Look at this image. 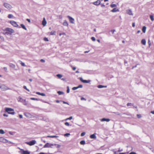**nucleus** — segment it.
I'll return each mask as SVG.
<instances>
[{
	"mask_svg": "<svg viewBox=\"0 0 154 154\" xmlns=\"http://www.w3.org/2000/svg\"><path fill=\"white\" fill-rule=\"evenodd\" d=\"M57 76L60 79L62 77V75L60 74H58L57 75Z\"/></svg>",
	"mask_w": 154,
	"mask_h": 154,
	"instance_id": "30",
	"label": "nucleus"
},
{
	"mask_svg": "<svg viewBox=\"0 0 154 154\" xmlns=\"http://www.w3.org/2000/svg\"><path fill=\"white\" fill-rule=\"evenodd\" d=\"M0 141H2L4 143H6L8 141V140L4 138L3 137L0 138Z\"/></svg>",
	"mask_w": 154,
	"mask_h": 154,
	"instance_id": "19",
	"label": "nucleus"
},
{
	"mask_svg": "<svg viewBox=\"0 0 154 154\" xmlns=\"http://www.w3.org/2000/svg\"><path fill=\"white\" fill-rule=\"evenodd\" d=\"M67 93H69V92L70 90H69V87L68 86H67Z\"/></svg>",
	"mask_w": 154,
	"mask_h": 154,
	"instance_id": "39",
	"label": "nucleus"
},
{
	"mask_svg": "<svg viewBox=\"0 0 154 154\" xmlns=\"http://www.w3.org/2000/svg\"><path fill=\"white\" fill-rule=\"evenodd\" d=\"M67 17L69 19V21L72 24L74 23V18L69 16H68Z\"/></svg>",
	"mask_w": 154,
	"mask_h": 154,
	"instance_id": "8",
	"label": "nucleus"
},
{
	"mask_svg": "<svg viewBox=\"0 0 154 154\" xmlns=\"http://www.w3.org/2000/svg\"><path fill=\"white\" fill-rule=\"evenodd\" d=\"M70 135V134L69 133H66L64 134V136L65 137H68Z\"/></svg>",
	"mask_w": 154,
	"mask_h": 154,
	"instance_id": "37",
	"label": "nucleus"
},
{
	"mask_svg": "<svg viewBox=\"0 0 154 154\" xmlns=\"http://www.w3.org/2000/svg\"><path fill=\"white\" fill-rule=\"evenodd\" d=\"M3 33L4 35H8V34L7 33V31H5V29L4 30L3 32Z\"/></svg>",
	"mask_w": 154,
	"mask_h": 154,
	"instance_id": "35",
	"label": "nucleus"
},
{
	"mask_svg": "<svg viewBox=\"0 0 154 154\" xmlns=\"http://www.w3.org/2000/svg\"><path fill=\"white\" fill-rule=\"evenodd\" d=\"M57 93L59 95H61L64 94L63 92V91H58Z\"/></svg>",
	"mask_w": 154,
	"mask_h": 154,
	"instance_id": "29",
	"label": "nucleus"
},
{
	"mask_svg": "<svg viewBox=\"0 0 154 154\" xmlns=\"http://www.w3.org/2000/svg\"><path fill=\"white\" fill-rule=\"evenodd\" d=\"M20 149L21 150L19 152L21 154H30V152L27 150H24L23 149Z\"/></svg>",
	"mask_w": 154,
	"mask_h": 154,
	"instance_id": "4",
	"label": "nucleus"
},
{
	"mask_svg": "<svg viewBox=\"0 0 154 154\" xmlns=\"http://www.w3.org/2000/svg\"><path fill=\"white\" fill-rule=\"evenodd\" d=\"M97 87L98 88H102L104 87V86L102 85H98Z\"/></svg>",
	"mask_w": 154,
	"mask_h": 154,
	"instance_id": "34",
	"label": "nucleus"
},
{
	"mask_svg": "<svg viewBox=\"0 0 154 154\" xmlns=\"http://www.w3.org/2000/svg\"><path fill=\"white\" fill-rule=\"evenodd\" d=\"M5 111L7 112L8 114L14 115L15 114V112L13 109L9 108H5Z\"/></svg>",
	"mask_w": 154,
	"mask_h": 154,
	"instance_id": "1",
	"label": "nucleus"
},
{
	"mask_svg": "<svg viewBox=\"0 0 154 154\" xmlns=\"http://www.w3.org/2000/svg\"><path fill=\"white\" fill-rule=\"evenodd\" d=\"M10 23L14 27H17L18 26V24L17 23L13 20L11 21H10Z\"/></svg>",
	"mask_w": 154,
	"mask_h": 154,
	"instance_id": "10",
	"label": "nucleus"
},
{
	"mask_svg": "<svg viewBox=\"0 0 154 154\" xmlns=\"http://www.w3.org/2000/svg\"><path fill=\"white\" fill-rule=\"evenodd\" d=\"M63 103L64 104H67L68 105L69 104V103L67 102H65L64 101H63Z\"/></svg>",
	"mask_w": 154,
	"mask_h": 154,
	"instance_id": "59",
	"label": "nucleus"
},
{
	"mask_svg": "<svg viewBox=\"0 0 154 154\" xmlns=\"http://www.w3.org/2000/svg\"><path fill=\"white\" fill-rule=\"evenodd\" d=\"M80 143L81 145H84L85 143V141L84 140H82L80 142Z\"/></svg>",
	"mask_w": 154,
	"mask_h": 154,
	"instance_id": "28",
	"label": "nucleus"
},
{
	"mask_svg": "<svg viewBox=\"0 0 154 154\" xmlns=\"http://www.w3.org/2000/svg\"><path fill=\"white\" fill-rule=\"evenodd\" d=\"M150 113H152V114H154V111H151V112H150Z\"/></svg>",
	"mask_w": 154,
	"mask_h": 154,
	"instance_id": "64",
	"label": "nucleus"
},
{
	"mask_svg": "<svg viewBox=\"0 0 154 154\" xmlns=\"http://www.w3.org/2000/svg\"><path fill=\"white\" fill-rule=\"evenodd\" d=\"M146 27L145 26H143L142 27V30L143 33H145L146 31Z\"/></svg>",
	"mask_w": 154,
	"mask_h": 154,
	"instance_id": "25",
	"label": "nucleus"
},
{
	"mask_svg": "<svg viewBox=\"0 0 154 154\" xmlns=\"http://www.w3.org/2000/svg\"><path fill=\"white\" fill-rule=\"evenodd\" d=\"M141 43L144 45H145L146 44V41L145 39H142L141 41Z\"/></svg>",
	"mask_w": 154,
	"mask_h": 154,
	"instance_id": "22",
	"label": "nucleus"
},
{
	"mask_svg": "<svg viewBox=\"0 0 154 154\" xmlns=\"http://www.w3.org/2000/svg\"><path fill=\"white\" fill-rule=\"evenodd\" d=\"M59 18L60 19H62V16L61 15H60L59 16Z\"/></svg>",
	"mask_w": 154,
	"mask_h": 154,
	"instance_id": "56",
	"label": "nucleus"
},
{
	"mask_svg": "<svg viewBox=\"0 0 154 154\" xmlns=\"http://www.w3.org/2000/svg\"><path fill=\"white\" fill-rule=\"evenodd\" d=\"M9 66L11 67L13 69H14L15 67L14 64L11 63H10L9 64Z\"/></svg>",
	"mask_w": 154,
	"mask_h": 154,
	"instance_id": "21",
	"label": "nucleus"
},
{
	"mask_svg": "<svg viewBox=\"0 0 154 154\" xmlns=\"http://www.w3.org/2000/svg\"><path fill=\"white\" fill-rule=\"evenodd\" d=\"M0 88L3 91H5L8 90H11L10 88H9L7 86L4 85H2L0 84Z\"/></svg>",
	"mask_w": 154,
	"mask_h": 154,
	"instance_id": "2",
	"label": "nucleus"
},
{
	"mask_svg": "<svg viewBox=\"0 0 154 154\" xmlns=\"http://www.w3.org/2000/svg\"><path fill=\"white\" fill-rule=\"evenodd\" d=\"M79 79L82 82L85 83H90V82L91 81L90 80H84L82 79V77H80Z\"/></svg>",
	"mask_w": 154,
	"mask_h": 154,
	"instance_id": "6",
	"label": "nucleus"
},
{
	"mask_svg": "<svg viewBox=\"0 0 154 154\" xmlns=\"http://www.w3.org/2000/svg\"><path fill=\"white\" fill-rule=\"evenodd\" d=\"M126 13L128 15H133V14L132 13V11L130 9H128L126 11Z\"/></svg>",
	"mask_w": 154,
	"mask_h": 154,
	"instance_id": "11",
	"label": "nucleus"
},
{
	"mask_svg": "<svg viewBox=\"0 0 154 154\" xmlns=\"http://www.w3.org/2000/svg\"><path fill=\"white\" fill-rule=\"evenodd\" d=\"M8 17L9 18H12L14 17V16L12 14H8Z\"/></svg>",
	"mask_w": 154,
	"mask_h": 154,
	"instance_id": "26",
	"label": "nucleus"
},
{
	"mask_svg": "<svg viewBox=\"0 0 154 154\" xmlns=\"http://www.w3.org/2000/svg\"><path fill=\"white\" fill-rule=\"evenodd\" d=\"M44 40L45 41H46V42H48V39L46 38V37H45L44 38Z\"/></svg>",
	"mask_w": 154,
	"mask_h": 154,
	"instance_id": "42",
	"label": "nucleus"
},
{
	"mask_svg": "<svg viewBox=\"0 0 154 154\" xmlns=\"http://www.w3.org/2000/svg\"><path fill=\"white\" fill-rule=\"evenodd\" d=\"M65 125L67 126H69V124L68 122H66L65 123Z\"/></svg>",
	"mask_w": 154,
	"mask_h": 154,
	"instance_id": "47",
	"label": "nucleus"
},
{
	"mask_svg": "<svg viewBox=\"0 0 154 154\" xmlns=\"http://www.w3.org/2000/svg\"><path fill=\"white\" fill-rule=\"evenodd\" d=\"M46 23L47 22L45 20V18H44L42 22V24L44 26H45L46 25Z\"/></svg>",
	"mask_w": 154,
	"mask_h": 154,
	"instance_id": "17",
	"label": "nucleus"
},
{
	"mask_svg": "<svg viewBox=\"0 0 154 154\" xmlns=\"http://www.w3.org/2000/svg\"><path fill=\"white\" fill-rule=\"evenodd\" d=\"M5 31H7L8 35H11L12 33L14 32V30L13 29L9 28H5Z\"/></svg>",
	"mask_w": 154,
	"mask_h": 154,
	"instance_id": "3",
	"label": "nucleus"
},
{
	"mask_svg": "<svg viewBox=\"0 0 154 154\" xmlns=\"http://www.w3.org/2000/svg\"><path fill=\"white\" fill-rule=\"evenodd\" d=\"M36 142L35 140H33L29 142H26V143L30 146H32L34 145Z\"/></svg>",
	"mask_w": 154,
	"mask_h": 154,
	"instance_id": "5",
	"label": "nucleus"
},
{
	"mask_svg": "<svg viewBox=\"0 0 154 154\" xmlns=\"http://www.w3.org/2000/svg\"><path fill=\"white\" fill-rule=\"evenodd\" d=\"M82 87H83V86L82 85H80L78 86V88H82Z\"/></svg>",
	"mask_w": 154,
	"mask_h": 154,
	"instance_id": "48",
	"label": "nucleus"
},
{
	"mask_svg": "<svg viewBox=\"0 0 154 154\" xmlns=\"http://www.w3.org/2000/svg\"><path fill=\"white\" fill-rule=\"evenodd\" d=\"M78 89V86L77 87H74L73 88H72V90H75L76 89Z\"/></svg>",
	"mask_w": 154,
	"mask_h": 154,
	"instance_id": "44",
	"label": "nucleus"
},
{
	"mask_svg": "<svg viewBox=\"0 0 154 154\" xmlns=\"http://www.w3.org/2000/svg\"><path fill=\"white\" fill-rule=\"evenodd\" d=\"M91 39L93 41H95L96 40L95 38L94 37H92L91 38Z\"/></svg>",
	"mask_w": 154,
	"mask_h": 154,
	"instance_id": "45",
	"label": "nucleus"
},
{
	"mask_svg": "<svg viewBox=\"0 0 154 154\" xmlns=\"http://www.w3.org/2000/svg\"><path fill=\"white\" fill-rule=\"evenodd\" d=\"M150 18L152 21H153L154 20L153 16V15H150Z\"/></svg>",
	"mask_w": 154,
	"mask_h": 154,
	"instance_id": "33",
	"label": "nucleus"
},
{
	"mask_svg": "<svg viewBox=\"0 0 154 154\" xmlns=\"http://www.w3.org/2000/svg\"><path fill=\"white\" fill-rule=\"evenodd\" d=\"M111 11L112 12H119V10L118 9H117L116 8H114L111 10Z\"/></svg>",
	"mask_w": 154,
	"mask_h": 154,
	"instance_id": "16",
	"label": "nucleus"
},
{
	"mask_svg": "<svg viewBox=\"0 0 154 154\" xmlns=\"http://www.w3.org/2000/svg\"><path fill=\"white\" fill-rule=\"evenodd\" d=\"M56 32L55 31L53 30L50 33V35H55L56 34Z\"/></svg>",
	"mask_w": 154,
	"mask_h": 154,
	"instance_id": "24",
	"label": "nucleus"
},
{
	"mask_svg": "<svg viewBox=\"0 0 154 154\" xmlns=\"http://www.w3.org/2000/svg\"><path fill=\"white\" fill-rule=\"evenodd\" d=\"M54 144L49 143H47L44 146V148H48V147H51L52 148V146H53Z\"/></svg>",
	"mask_w": 154,
	"mask_h": 154,
	"instance_id": "7",
	"label": "nucleus"
},
{
	"mask_svg": "<svg viewBox=\"0 0 154 154\" xmlns=\"http://www.w3.org/2000/svg\"><path fill=\"white\" fill-rule=\"evenodd\" d=\"M23 88L26 89V90L27 91H29V89H28V88H27L26 87V86H23Z\"/></svg>",
	"mask_w": 154,
	"mask_h": 154,
	"instance_id": "36",
	"label": "nucleus"
},
{
	"mask_svg": "<svg viewBox=\"0 0 154 154\" xmlns=\"http://www.w3.org/2000/svg\"><path fill=\"white\" fill-rule=\"evenodd\" d=\"M85 134V132H82L81 133V136L82 137L83 136H84Z\"/></svg>",
	"mask_w": 154,
	"mask_h": 154,
	"instance_id": "40",
	"label": "nucleus"
},
{
	"mask_svg": "<svg viewBox=\"0 0 154 154\" xmlns=\"http://www.w3.org/2000/svg\"><path fill=\"white\" fill-rule=\"evenodd\" d=\"M96 133H94V134L90 135V137L91 139H95L96 138Z\"/></svg>",
	"mask_w": 154,
	"mask_h": 154,
	"instance_id": "13",
	"label": "nucleus"
},
{
	"mask_svg": "<svg viewBox=\"0 0 154 154\" xmlns=\"http://www.w3.org/2000/svg\"><path fill=\"white\" fill-rule=\"evenodd\" d=\"M148 43L149 46H150L151 45V43H150V42L149 40V41L148 42Z\"/></svg>",
	"mask_w": 154,
	"mask_h": 154,
	"instance_id": "62",
	"label": "nucleus"
},
{
	"mask_svg": "<svg viewBox=\"0 0 154 154\" xmlns=\"http://www.w3.org/2000/svg\"><path fill=\"white\" fill-rule=\"evenodd\" d=\"M3 69H4L5 70V71H6L7 70V68L6 67H4L3 68Z\"/></svg>",
	"mask_w": 154,
	"mask_h": 154,
	"instance_id": "60",
	"label": "nucleus"
},
{
	"mask_svg": "<svg viewBox=\"0 0 154 154\" xmlns=\"http://www.w3.org/2000/svg\"><path fill=\"white\" fill-rule=\"evenodd\" d=\"M19 116L20 118V119H22L23 118V116L21 115H19Z\"/></svg>",
	"mask_w": 154,
	"mask_h": 154,
	"instance_id": "57",
	"label": "nucleus"
},
{
	"mask_svg": "<svg viewBox=\"0 0 154 154\" xmlns=\"http://www.w3.org/2000/svg\"><path fill=\"white\" fill-rule=\"evenodd\" d=\"M110 7L112 8H115L116 7V5L115 4H111L110 5Z\"/></svg>",
	"mask_w": 154,
	"mask_h": 154,
	"instance_id": "31",
	"label": "nucleus"
},
{
	"mask_svg": "<svg viewBox=\"0 0 154 154\" xmlns=\"http://www.w3.org/2000/svg\"><path fill=\"white\" fill-rule=\"evenodd\" d=\"M101 5L102 7H105V5L104 4H101Z\"/></svg>",
	"mask_w": 154,
	"mask_h": 154,
	"instance_id": "55",
	"label": "nucleus"
},
{
	"mask_svg": "<svg viewBox=\"0 0 154 154\" xmlns=\"http://www.w3.org/2000/svg\"><path fill=\"white\" fill-rule=\"evenodd\" d=\"M3 116H5V117H8V115L7 114H6L5 113L3 115Z\"/></svg>",
	"mask_w": 154,
	"mask_h": 154,
	"instance_id": "54",
	"label": "nucleus"
},
{
	"mask_svg": "<svg viewBox=\"0 0 154 154\" xmlns=\"http://www.w3.org/2000/svg\"><path fill=\"white\" fill-rule=\"evenodd\" d=\"M20 26L23 29H24L25 30H26V28L24 25H23V24H21L20 25Z\"/></svg>",
	"mask_w": 154,
	"mask_h": 154,
	"instance_id": "27",
	"label": "nucleus"
},
{
	"mask_svg": "<svg viewBox=\"0 0 154 154\" xmlns=\"http://www.w3.org/2000/svg\"><path fill=\"white\" fill-rule=\"evenodd\" d=\"M30 99L32 100H38V99L34 98H30Z\"/></svg>",
	"mask_w": 154,
	"mask_h": 154,
	"instance_id": "46",
	"label": "nucleus"
},
{
	"mask_svg": "<svg viewBox=\"0 0 154 154\" xmlns=\"http://www.w3.org/2000/svg\"><path fill=\"white\" fill-rule=\"evenodd\" d=\"M4 5L6 8L9 9H11V6L9 4L7 3H5L4 4Z\"/></svg>",
	"mask_w": 154,
	"mask_h": 154,
	"instance_id": "9",
	"label": "nucleus"
},
{
	"mask_svg": "<svg viewBox=\"0 0 154 154\" xmlns=\"http://www.w3.org/2000/svg\"><path fill=\"white\" fill-rule=\"evenodd\" d=\"M61 80L63 81H66V79L65 78H62L61 79Z\"/></svg>",
	"mask_w": 154,
	"mask_h": 154,
	"instance_id": "63",
	"label": "nucleus"
},
{
	"mask_svg": "<svg viewBox=\"0 0 154 154\" xmlns=\"http://www.w3.org/2000/svg\"><path fill=\"white\" fill-rule=\"evenodd\" d=\"M137 116L138 118H140L141 117V115L140 114H137Z\"/></svg>",
	"mask_w": 154,
	"mask_h": 154,
	"instance_id": "52",
	"label": "nucleus"
},
{
	"mask_svg": "<svg viewBox=\"0 0 154 154\" xmlns=\"http://www.w3.org/2000/svg\"><path fill=\"white\" fill-rule=\"evenodd\" d=\"M63 25L64 26H68V23L66 20H64Z\"/></svg>",
	"mask_w": 154,
	"mask_h": 154,
	"instance_id": "18",
	"label": "nucleus"
},
{
	"mask_svg": "<svg viewBox=\"0 0 154 154\" xmlns=\"http://www.w3.org/2000/svg\"><path fill=\"white\" fill-rule=\"evenodd\" d=\"M110 120V119H106L105 118H103L101 119L100 121L101 122H104V121H106L107 122H109Z\"/></svg>",
	"mask_w": 154,
	"mask_h": 154,
	"instance_id": "14",
	"label": "nucleus"
},
{
	"mask_svg": "<svg viewBox=\"0 0 154 154\" xmlns=\"http://www.w3.org/2000/svg\"><path fill=\"white\" fill-rule=\"evenodd\" d=\"M26 20L27 21L29 22L30 23V19H27Z\"/></svg>",
	"mask_w": 154,
	"mask_h": 154,
	"instance_id": "61",
	"label": "nucleus"
},
{
	"mask_svg": "<svg viewBox=\"0 0 154 154\" xmlns=\"http://www.w3.org/2000/svg\"><path fill=\"white\" fill-rule=\"evenodd\" d=\"M72 116H70V117L69 118H68L66 119L65 120V121H66V120H68V119L71 120V119H72Z\"/></svg>",
	"mask_w": 154,
	"mask_h": 154,
	"instance_id": "43",
	"label": "nucleus"
},
{
	"mask_svg": "<svg viewBox=\"0 0 154 154\" xmlns=\"http://www.w3.org/2000/svg\"><path fill=\"white\" fill-rule=\"evenodd\" d=\"M133 105H132V104L131 103H128L127 104V106H132Z\"/></svg>",
	"mask_w": 154,
	"mask_h": 154,
	"instance_id": "38",
	"label": "nucleus"
},
{
	"mask_svg": "<svg viewBox=\"0 0 154 154\" xmlns=\"http://www.w3.org/2000/svg\"><path fill=\"white\" fill-rule=\"evenodd\" d=\"M81 100H86V99L83 97H82L81 98Z\"/></svg>",
	"mask_w": 154,
	"mask_h": 154,
	"instance_id": "49",
	"label": "nucleus"
},
{
	"mask_svg": "<svg viewBox=\"0 0 154 154\" xmlns=\"http://www.w3.org/2000/svg\"><path fill=\"white\" fill-rule=\"evenodd\" d=\"M46 137H51V138H55V137H59L57 136L53 135V136H48Z\"/></svg>",
	"mask_w": 154,
	"mask_h": 154,
	"instance_id": "23",
	"label": "nucleus"
},
{
	"mask_svg": "<svg viewBox=\"0 0 154 154\" xmlns=\"http://www.w3.org/2000/svg\"><path fill=\"white\" fill-rule=\"evenodd\" d=\"M20 64L21 65V66H26V65H25V63L22 62H21Z\"/></svg>",
	"mask_w": 154,
	"mask_h": 154,
	"instance_id": "41",
	"label": "nucleus"
},
{
	"mask_svg": "<svg viewBox=\"0 0 154 154\" xmlns=\"http://www.w3.org/2000/svg\"><path fill=\"white\" fill-rule=\"evenodd\" d=\"M5 132L2 129H0V134H5Z\"/></svg>",
	"mask_w": 154,
	"mask_h": 154,
	"instance_id": "32",
	"label": "nucleus"
},
{
	"mask_svg": "<svg viewBox=\"0 0 154 154\" xmlns=\"http://www.w3.org/2000/svg\"><path fill=\"white\" fill-rule=\"evenodd\" d=\"M132 26L133 27H134L135 26V23H133L132 24Z\"/></svg>",
	"mask_w": 154,
	"mask_h": 154,
	"instance_id": "58",
	"label": "nucleus"
},
{
	"mask_svg": "<svg viewBox=\"0 0 154 154\" xmlns=\"http://www.w3.org/2000/svg\"><path fill=\"white\" fill-rule=\"evenodd\" d=\"M100 1L99 0H97L96 2H94L93 3V4L95 5H100Z\"/></svg>",
	"mask_w": 154,
	"mask_h": 154,
	"instance_id": "12",
	"label": "nucleus"
},
{
	"mask_svg": "<svg viewBox=\"0 0 154 154\" xmlns=\"http://www.w3.org/2000/svg\"><path fill=\"white\" fill-rule=\"evenodd\" d=\"M111 31L112 32V34H113L114 32L115 31V29L111 30Z\"/></svg>",
	"mask_w": 154,
	"mask_h": 154,
	"instance_id": "51",
	"label": "nucleus"
},
{
	"mask_svg": "<svg viewBox=\"0 0 154 154\" xmlns=\"http://www.w3.org/2000/svg\"><path fill=\"white\" fill-rule=\"evenodd\" d=\"M19 100H18L19 102H26V100L23 99L21 97H19Z\"/></svg>",
	"mask_w": 154,
	"mask_h": 154,
	"instance_id": "15",
	"label": "nucleus"
},
{
	"mask_svg": "<svg viewBox=\"0 0 154 154\" xmlns=\"http://www.w3.org/2000/svg\"><path fill=\"white\" fill-rule=\"evenodd\" d=\"M40 61L41 62H45V60L43 59H41Z\"/></svg>",
	"mask_w": 154,
	"mask_h": 154,
	"instance_id": "53",
	"label": "nucleus"
},
{
	"mask_svg": "<svg viewBox=\"0 0 154 154\" xmlns=\"http://www.w3.org/2000/svg\"><path fill=\"white\" fill-rule=\"evenodd\" d=\"M54 145H57V147L58 148H60V146L59 144H54Z\"/></svg>",
	"mask_w": 154,
	"mask_h": 154,
	"instance_id": "50",
	"label": "nucleus"
},
{
	"mask_svg": "<svg viewBox=\"0 0 154 154\" xmlns=\"http://www.w3.org/2000/svg\"><path fill=\"white\" fill-rule=\"evenodd\" d=\"M36 93L38 95H41L43 96H45V94L44 93H41L39 92H36Z\"/></svg>",
	"mask_w": 154,
	"mask_h": 154,
	"instance_id": "20",
	"label": "nucleus"
}]
</instances>
